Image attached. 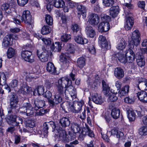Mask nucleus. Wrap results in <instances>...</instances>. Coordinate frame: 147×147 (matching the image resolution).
Segmentation results:
<instances>
[{
    "label": "nucleus",
    "mask_w": 147,
    "mask_h": 147,
    "mask_svg": "<svg viewBox=\"0 0 147 147\" xmlns=\"http://www.w3.org/2000/svg\"><path fill=\"white\" fill-rule=\"evenodd\" d=\"M92 100L96 104H101L103 102V100L101 96L97 93L93 95Z\"/></svg>",
    "instance_id": "nucleus-28"
},
{
    "label": "nucleus",
    "mask_w": 147,
    "mask_h": 147,
    "mask_svg": "<svg viewBox=\"0 0 147 147\" xmlns=\"http://www.w3.org/2000/svg\"><path fill=\"white\" fill-rule=\"evenodd\" d=\"M17 80H13L12 82L9 84V86H10L11 88H13L16 87L17 85Z\"/></svg>",
    "instance_id": "nucleus-63"
},
{
    "label": "nucleus",
    "mask_w": 147,
    "mask_h": 147,
    "mask_svg": "<svg viewBox=\"0 0 147 147\" xmlns=\"http://www.w3.org/2000/svg\"><path fill=\"white\" fill-rule=\"evenodd\" d=\"M45 91L44 87L42 86H39L36 87L33 91L35 96L41 95L43 94Z\"/></svg>",
    "instance_id": "nucleus-29"
},
{
    "label": "nucleus",
    "mask_w": 147,
    "mask_h": 147,
    "mask_svg": "<svg viewBox=\"0 0 147 147\" xmlns=\"http://www.w3.org/2000/svg\"><path fill=\"white\" fill-rule=\"evenodd\" d=\"M137 83L136 84V87L137 89H140L139 85L142 86V88L145 90H147V80L146 79L140 78L137 80Z\"/></svg>",
    "instance_id": "nucleus-18"
},
{
    "label": "nucleus",
    "mask_w": 147,
    "mask_h": 147,
    "mask_svg": "<svg viewBox=\"0 0 147 147\" xmlns=\"http://www.w3.org/2000/svg\"><path fill=\"white\" fill-rule=\"evenodd\" d=\"M9 124L13 126H19L20 128V123L22 124L23 122L22 119L19 117H17L16 115H11L9 117V121H8Z\"/></svg>",
    "instance_id": "nucleus-10"
},
{
    "label": "nucleus",
    "mask_w": 147,
    "mask_h": 147,
    "mask_svg": "<svg viewBox=\"0 0 147 147\" xmlns=\"http://www.w3.org/2000/svg\"><path fill=\"white\" fill-rule=\"evenodd\" d=\"M71 29L73 31V33L74 34H76L78 31H80L81 28L77 24H74L71 26Z\"/></svg>",
    "instance_id": "nucleus-47"
},
{
    "label": "nucleus",
    "mask_w": 147,
    "mask_h": 147,
    "mask_svg": "<svg viewBox=\"0 0 147 147\" xmlns=\"http://www.w3.org/2000/svg\"><path fill=\"white\" fill-rule=\"evenodd\" d=\"M129 86L128 85L125 86L118 92L119 96L121 97L125 95L129 92Z\"/></svg>",
    "instance_id": "nucleus-34"
},
{
    "label": "nucleus",
    "mask_w": 147,
    "mask_h": 147,
    "mask_svg": "<svg viewBox=\"0 0 147 147\" xmlns=\"http://www.w3.org/2000/svg\"><path fill=\"white\" fill-rule=\"evenodd\" d=\"M46 68L47 71L50 74L55 75L57 74L56 68L51 62H49L47 63Z\"/></svg>",
    "instance_id": "nucleus-19"
},
{
    "label": "nucleus",
    "mask_w": 147,
    "mask_h": 147,
    "mask_svg": "<svg viewBox=\"0 0 147 147\" xmlns=\"http://www.w3.org/2000/svg\"><path fill=\"white\" fill-rule=\"evenodd\" d=\"M45 105V101L43 100H38L34 102V109L36 110L42 107Z\"/></svg>",
    "instance_id": "nucleus-33"
},
{
    "label": "nucleus",
    "mask_w": 147,
    "mask_h": 147,
    "mask_svg": "<svg viewBox=\"0 0 147 147\" xmlns=\"http://www.w3.org/2000/svg\"><path fill=\"white\" fill-rule=\"evenodd\" d=\"M83 130L80 135V137L83 138L85 135H87L91 137H93L94 134L92 131L88 127H87L86 129Z\"/></svg>",
    "instance_id": "nucleus-20"
},
{
    "label": "nucleus",
    "mask_w": 147,
    "mask_h": 147,
    "mask_svg": "<svg viewBox=\"0 0 147 147\" xmlns=\"http://www.w3.org/2000/svg\"><path fill=\"white\" fill-rule=\"evenodd\" d=\"M117 57L121 62L125 63L127 62L125 55L121 53H119L117 55Z\"/></svg>",
    "instance_id": "nucleus-43"
},
{
    "label": "nucleus",
    "mask_w": 147,
    "mask_h": 147,
    "mask_svg": "<svg viewBox=\"0 0 147 147\" xmlns=\"http://www.w3.org/2000/svg\"><path fill=\"white\" fill-rule=\"evenodd\" d=\"M77 10L78 12V17L80 18V14H82V18L84 19L86 16V7L82 5H78L77 6Z\"/></svg>",
    "instance_id": "nucleus-16"
},
{
    "label": "nucleus",
    "mask_w": 147,
    "mask_h": 147,
    "mask_svg": "<svg viewBox=\"0 0 147 147\" xmlns=\"http://www.w3.org/2000/svg\"><path fill=\"white\" fill-rule=\"evenodd\" d=\"M78 66L80 68H82L85 65V59L83 57L79 58L77 61Z\"/></svg>",
    "instance_id": "nucleus-42"
},
{
    "label": "nucleus",
    "mask_w": 147,
    "mask_h": 147,
    "mask_svg": "<svg viewBox=\"0 0 147 147\" xmlns=\"http://www.w3.org/2000/svg\"><path fill=\"white\" fill-rule=\"evenodd\" d=\"M59 59L61 62L68 64L69 60L68 54L67 53H61L59 56Z\"/></svg>",
    "instance_id": "nucleus-32"
},
{
    "label": "nucleus",
    "mask_w": 147,
    "mask_h": 147,
    "mask_svg": "<svg viewBox=\"0 0 147 147\" xmlns=\"http://www.w3.org/2000/svg\"><path fill=\"white\" fill-rule=\"evenodd\" d=\"M102 85L103 91L104 94L105 96H108L109 93L111 92L110 88L109 86V84L104 80H102Z\"/></svg>",
    "instance_id": "nucleus-25"
},
{
    "label": "nucleus",
    "mask_w": 147,
    "mask_h": 147,
    "mask_svg": "<svg viewBox=\"0 0 147 147\" xmlns=\"http://www.w3.org/2000/svg\"><path fill=\"white\" fill-rule=\"evenodd\" d=\"M75 45L70 43L67 44L66 49L67 50L71 53H73L75 51Z\"/></svg>",
    "instance_id": "nucleus-49"
},
{
    "label": "nucleus",
    "mask_w": 147,
    "mask_h": 147,
    "mask_svg": "<svg viewBox=\"0 0 147 147\" xmlns=\"http://www.w3.org/2000/svg\"><path fill=\"white\" fill-rule=\"evenodd\" d=\"M60 123L62 126L64 127L68 126L70 124L69 119L65 117L62 118L60 121Z\"/></svg>",
    "instance_id": "nucleus-40"
},
{
    "label": "nucleus",
    "mask_w": 147,
    "mask_h": 147,
    "mask_svg": "<svg viewBox=\"0 0 147 147\" xmlns=\"http://www.w3.org/2000/svg\"><path fill=\"white\" fill-rule=\"evenodd\" d=\"M136 94L137 96L141 102H147V93L146 92L143 91H138Z\"/></svg>",
    "instance_id": "nucleus-17"
},
{
    "label": "nucleus",
    "mask_w": 147,
    "mask_h": 147,
    "mask_svg": "<svg viewBox=\"0 0 147 147\" xmlns=\"http://www.w3.org/2000/svg\"><path fill=\"white\" fill-rule=\"evenodd\" d=\"M28 0H17L18 4L20 6H23L27 4Z\"/></svg>",
    "instance_id": "nucleus-58"
},
{
    "label": "nucleus",
    "mask_w": 147,
    "mask_h": 147,
    "mask_svg": "<svg viewBox=\"0 0 147 147\" xmlns=\"http://www.w3.org/2000/svg\"><path fill=\"white\" fill-rule=\"evenodd\" d=\"M114 74L117 78L120 79L123 77L124 73L123 69L120 67H118L115 69Z\"/></svg>",
    "instance_id": "nucleus-22"
},
{
    "label": "nucleus",
    "mask_w": 147,
    "mask_h": 147,
    "mask_svg": "<svg viewBox=\"0 0 147 147\" xmlns=\"http://www.w3.org/2000/svg\"><path fill=\"white\" fill-rule=\"evenodd\" d=\"M98 43L102 47H106L108 44L105 37L102 35H100L98 38Z\"/></svg>",
    "instance_id": "nucleus-36"
},
{
    "label": "nucleus",
    "mask_w": 147,
    "mask_h": 147,
    "mask_svg": "<svg viewBox=\"0 0 147 147\" xmlns=\"http://www.w3.org/2000/svg\"><path fill=\"white\" fill-rule=\"evenodd\" d=\"M52 94L49 91H47L45 93L44 96L48 99L49 98L51 97Z\"/></svg>",
    "instance_id": "nucleus-64"
},
{
    "label": "nucleus",
    "mask_w": 147,
    "mask_h": 147,
    "mask_svg": "<svg viewBox=\"0 0 147 147\" xmlns=\"http://www.w3.org/2000/svg\"><path fill=\"white\" fill-rule=\"evenodd\" d=\"M45 20L47 23L49 25H51L53 24L52 17L49 15L46 14L45 16Z\"/></svg>",
    "instance_id": "nucleus-48"
},
{
    "label": "nucleus",
    "mask_w": 147,
    "mask_h": 147,
    "mask_svg": "<svg viewBox=\"0 0 147 147\" xmlns=\"http://www.w3.org/2000/svg\"><path fill=\"white\" fill-rule=\"evenodd\" d=\"M71 38V35L68 34H65L61 36V39L62 41L66 42L67 41Z\"/></svg>",
    "instance_id": "nucleus-50"
},
{
    "label": "nucleus",
    "mask_w": 147,
    "mask_h": 147,
    "mask_svg": "<svg viewBox=\"0 0 147 147\" xmlns=\"http://www.w3.org/2000/svg\"><path fill=\"white\" fill-rule=\"evenodd\" d=\"M37 54L39 60L41 62H45L48 61L49 54L48 51L45 49H42V50H38Z\"/></svg>",
    "instance_id": "nucleus-9"
},
{
    "label": "nucleus",
    "mask_w": 147,
    "mask_h": 147,
    "mask_svg": "<svg viewBox=\"0 0 147 147\" xmlns=\"http://www.w3.org/2000/svg\"><path fill=\"white\" fill-rule=\"evenodd\" d=\"M74 40L77 43L81 45L86 44L88 42V40L83 37L81 35L75 36L74 38Z\"/></svg>",
    "instance_id": "nucleus-24"
},
{
    "label": "nucleus",
    "mask_w": 147,
    "mask_h": 147,
    "mask_svg": "<svg viewBox=\"0 0 147 147\" xmlns=\"http://www.w3.org/2000/svg\"><path fill=\"white\" fill-rule=\"evenodd\" d=\"M84 104V102L83 100L77 102L73 105H70L68 107L69 110L73 113H79L81 110L82 107Z\"/></svg>",
    "instance_id": "nucleus-6"
},
{
    "label": "nucleus",
    "mask_w": 147,
    "mask_h": 147,
    "mask_svg": "<svg viewBox=\"0 0 147 147\" xmlns=\"http://www.w3.org/2000/svg\"><path fill=\"white\" fill-rule=\"evenodd\" d=\"M53 5L56 7L59 8L63 7L65 3L63 0H54Z\"/></svg>",
    "instance_id": "nucleus-39"
},
{
    "label": "nucleus",
    "mask_w": 147,
    "mask_h": 147,
    "mask_svg": "<svg viewBox=\"0 0 147 147\" xmlns=\"http://www.w3.org/2000/svg\"><path fill=\"white\" fill-rule=\"evenodd\" d=\"M18 99L16 96L13 95L10 100V105L11 108H16L18 105Z\"/></svg>",
    "instance_id": "nucleus-27"
},
{
    "label": "nucleus",
    "mask_w": 147,
    "mask_h": 147,
    "mask_svg": "<svg viewBox=\"0 0 147 147\" xmlns=\"http://www.w3.org/2000/svg\"><path fill=\"white\" fill-rule=\"evenodd\" d=\"M124 101L126 103H131L134 101L135 99L134 98H130L129 97H127L125 98Z\"/></svg>",
    "instance_id": "nucleus-61"
},
{
    "label": "nucleus",
    "mask_w": 147,
    "mask_h": 147,
    "mask_svg": "<svg viewBox=\"0 0 147 147\" xmlns=\"http://www.w3.org/2000/svg\"><path fill=\"white\" fill-rule=\"evenodd\" d=\"M35 124L34 120H28L26 121V125L27 127L32 128L34 126Z\"/></svg>",
    "instance_id": "nucleus-55"
},
{
    "label": "nucleus",
    "mask_w": 147,
    "mask_h": 147,
    "mask_svg": "<svg viewBox=\"0 0 147 147\" xmlns=\"http://www.w3.org/2000/svg\"><path fill=\"white\" fill-rule=\"evenodd\" d=\"M21 57L24 60L28 62L32 63L34 61V56L30 51H22Z\"/></svg>",
    "instance_id": "nucleus-12"
},
{
    "label": "nucleus",
    "mask_w": 147,
    "mask_h": 147,
    "mask_svg": "<svg viewBox=\"0 0 147 147\" xmlns=\"http://www.w3.org/2000/svg\"><path fill=\"white\" fill-rule=\"evenodd\" d=\"M18 37L14 35L9 34L6 35L3 38L2 46L4 48H6L10 46L12 44V40L13 39L16 40Z\"/></svg>",
    "instance_id": "nucleus-8"
},
{
    "label": "nucleus",
    "mask_w": 147,
    "mask_h": 147,
    "mask_svg": "<svg viewBox=\"0 0 147 147\" xmlns=\"http://www.w3.org/2000/svg\"><path fill=\"white\" fill-rule=\"evenodd\" d=\"M68 17L65 15L62 16L61 20L60 21V23L63 24H65L67 23L68 20Z\"/></svg>",
    "instance_id": "nucleus-57"
},
{
    "label": "nucleus",
    "mask_w": 147,
    "mask_h": 147,
    "mask_svg": "<svg viewBox=\"0 0 147 147\" xmlns=\"http://www.w3.org/2000/svg\"><path fill=\"white\" fill-rule=\"evenodd\" d=\"M87 18L89 23L93 26L97 25L99 22V18L96 14H89Z\"/></svg>",
    "instance_id": "nucleus-13"
},
{
    "label": "nucleus",
    "mask_w": 147,
    "mask_h": 147,
    "mask_svg": "<svg viewBox=\"0 0 147 147\" xmlns=\"http://www.w3.org/2000/svg\"><path fill=\"white\" fill-rule=\"evenodd\" d=\"M88 50L89 52L92 54L94 55L96 53V49L94 46V44L90 45L88 47Z\"/></svg>",
    "instance_id": "nucleus-54"
},
{
    "label": "nucleus",
    "mask_w": 147,
    "mask_h": 147,
    "mask_svg": "<svg viewBox=\"0 0 147 147\" xmlns=\"http://www.w3.org/2000/svg\"><path fill=\"white\" fill-rule=\"evenodd\" d=\"M138 7L144 9L145 6V3L144 1H139L138 3Z\"/></svg>",
    "instance_id": "nucleus-59"
},
{
    "label": "nucleus",
    "mask_w": 147,
    "mask_h": 147,
    "mask_svg": "<svg viewBox=\"0 0 147 147\" xmlns=\"http://www.w3.org/2000/svg\"><path fill=\"white\" fill-rule=\"evenodd\" d=\"M41 40L44 42L45 44L47 47H49L51 45V39L49 38H41Z\"/></svg>",
    "instance_id": "nucleus-53"
},
{
    "label": "nucleus",
    "mask_w": 147,
    "mask_h": 147,
    "mask_svg": "<svg viewBox=\"0 0 147 147\" xmlns=\"http://www.w3.org/2000/svg\"><path fill=\"white\" fill-rule=\"evenodd\" d=\"M127 0H125V1H126ZM131 1V0H129V3H125L123 4V5L127 7L128 9H132L133 7V5L130 4V3Z\"/></svg>",
    "instance_id": "nucleus-62"
},
{
    "label": "nucleus",
    "mask_w": 147,
    "mask_h": 147,
    "mask_svg": "<svg viewBox=\"0 0 147 147\" xmlns=\"http://www.w3.org/2000/svg\"><path fill=\"white\" fill-rule=\"evenodd\" d=\"M67 2L66 5L70 8H72L75 6V3L71 0H66Z\"/></svg>",
    "instance_id": "nucleus-56"
},
{
    "label": "nucleus",
    "mask_w": 147,
    "mask_h": 147,
    "mask_svg": "<svg viewBox=\"0 0 147 147\" xmlns=\"http://www.w3.org/2000/svg\"><path fill=\"white\" fill-rule=\"evenodd\" d=\"M86 110L84 109L83 111L80 115H79L78 116V117L80 118L82 120L85 119L86 118Z\"/></svg>",
    "instance_id": "nucleus-60"
},
{
    "label": "nucleus",
    "mask_w": 147,
    "mask_h": 147,
    "mask_svg": "<svg viewBox=\"0 0 147 147\" xmlns=\"http://www.w3.org/2000/svg\"><path fill=\"white\" fill-rule=\"evenodd\" d=\"M136 61L138 65L140 67L144 66L145 64V59L142 55H138L137 57Z\"/></svg>",
    "instance_id": "nucleus-37"
},
{
    "label": "nucleus",
    "mask_w": 147,
    "mask_h": 147,
    "mask_svg": "<svg viewBox=\"0 0 147 147\" xmlns=\"http://www.w3.org/2000/svg\"><path fill=\"white\" fill-rule=\"evenodd\" d=\"M119 11V8L118 6H113L110 9V14L113 17H115L118 14Z\"/></svg>",
    "instance_id": "nucleus-21"
},
{
    "label": "nucleus",
    "mask_w": 147,
    "mask_h": 147,
    "mask_svg": "<svg viewBox=\"0 0 147 147\" xmlns=\"http://www.w3.org/2000/svg\"><path fill=\"white\" fill-rule=\"evenodd\" d=\"M140 34L138 30H135L132 33L131 36V40L129 42V45L131 48H133L134 45L137 46L140 43Z\"/></svg>",
    "instance_id": "nucleus-3"
},
{
    "label": "nucleus",
    "mask_w": 147,
    "mask_h": 147,
    "mask_svg": "<svg viewBox=\"0 0 147 147\" xmlns=\"http://www.w3.org/2000/svg\"><path fill=\"white\" fill-rule=\"evenodd\" d=\"M101 19L102 22L99 25V31L102 32L108 31L110 29L109 22L111 20L110 17L105 14H103L101 16Z\"/></svg>",
    "instance_id": "nucleus-2"
},
{
    "label": "nucleus",
    "mask_w": 147,
    "mask_h": 147,
    "mask_svg": "<svg viewBox=\"0 0 147 147\" xmlns=\"http://www.w3.org/2000/svg\"><path fill=\"white\" fill-rule=\"evenodd\" d=\"M117 93V92L112 89H111V91L109 93L108 96H106L108 97V100L111 102H114L116 101L117 99V96H116Z\"/></svg>",
    "instance_id": "nucleus-26"
},
{
    "label": "nucleus",
    "mask_w": 147,
    "mask_h": 147,
    "mask_svg": "<svg viewBox=\"0 0 147 147\" xmlns=\"http://www.w3.org/2000/svg\"><path fill=\"white\" fill-rule=\"evenodd\" d=\"M61 45L60 42H55V44L53 43H52L50 47L51 50L53 51L55 50V51H59L61 49L62 47Z\"/></svg>",
    "instance_id": "nucleus-35"
},
{
    "label": "nucleus",
    "mask_w": 147,
    "mask_h": 147,
    "mask_svg": "<svg viewBox=\"0 0 147 147\" xmlns=\"http://www.w3.org/2000/svg\"><path fill=\"white\" fill-rule=\"evenodd\" d=\"M16 51L14 49L11 47H9L6 52L7 58L10 59L13 57L16 54Z\"/></svg>",
    "instance_id": "nucleus-38"
},
{
    "label": "nucleus",
    "mask_w": 147,
    "mask_h": 147,
    "mask_svg": "<svg viewBox=\"0 0 147 147\" xmlns=\"http://www.w3.org/2000/svg\"><path fill=\"white\" fill-rule=\"evenodd\" d=\"M120 114V110L116 108H113L111 112V115L112 117L114 119H118Z\"/></svg>",
    "instance_id": "nucleus-31"
},
{
    "label": "nucleus",
    "mask_w": 147,
    "mask_h": 147,
    "mask_svg": "<svg viewBox=\"0 0 147 147\" xmlns=\"http://www.w3.org/2000/svg\"><path fill=\"white\" fill-rule=\"evenodd\" d=\"M31 104L28 102L24 103L23 106L21 108L20 112L26 115L30 116L33 115L34 111Z\"/></svg>",
    "instance_id": "nucleus-7"
},
{
    "label": "nucleus",
    "mask_w": 147,
    "mask_h": 147,
    "mask_svg": "<svg viewBox=\"0 0 147 147\" xmlns=\"http://www.w3.org/2000/svg\"><path fill=\"white\" fill-rule=\"evenodd\" d=\"M32 90V89L31 87H28L26 85H24L21 87L19 92L23 94H26L31 93Z\"/></svg>",
    "instance_id": "nucleus-23"
},
{
    "label": "nucleus",
    "mask_w": 147,
    "mask_h": 147,
    "mask_svg": "<svg viewBox=\"0 0 147 147\" xmlns=\"http://www.w3.org/2000/svg\"><path fill=\"white\" fill-rule=\"evenodd\" d=\"M124 11L126 17L124 27L126 30H131L133 26L134 23V20L131 17V14L129 13V11H126L125 9H124Z\"/></svg>",
    "instance_id": "nucleus-4"
},
{
    "label": "nucleus",
    "mask_w": 147,
    "mask_h": 147,
    "mask_svg": "<svg viewBox=\"0 0 147 147\" xmlns=\"http://www.w3.org/2000/svg\"><path fill=\"white\" fill-rule=\"evenodd\" d=\"M51 31L50 28L48 26H43L41 30V33L43 35H46L49 34Z\"/></svg>",
    "instance_id": "nucleus-46"
},
{
    "label": "nucleus",
    "mask_w": 147,
    "mask_h": 147,
    "mask_svg": "<svg viewBox=\"0 0 147 147\" xmlns=\"http://www.w3.org/2000/svg\"><path fill=\"white\" fill-rule=\"evenodd\" d=\"M58 140L64 143L67 142L74 139L75 137H72L70 134L67 135L65 130H60L58 132Z\"/></svg>",
    "instance_id": "nucleus-5"
},
{
    "label": "nucleus",
    "mask_w": 147,
    "mask_h": 147,
    "mask_svg": "<svg viewBox=\"0 0 147 147\" xmlns=\"http://www.w3.org/2000/svg\"><path fill=\"white\" fill-rule=\"evenodd\" d=\"M57 93L54 96L53 99H50L49 100V102L50 106L52 107H53L55 104H58L61 102L62 100V96H63V95H61L57 91Z\"/></svg>",
    "instance_id": "nucleus-14"
},
{
    "label": "nucleus",
    "mask_w": 147,
    "mask_h": 147,
    "mask_svg": "<svg viewBox=\"0 0 147 147\" xmlns=\"http://www.w3.org/2000/svg\"><path fill=\"white\" fill-rule=\"evenodd\" d=\"M139 133L141 135H147V127H141L139 129Z\"/></svg>",
    "instance_id": "nucleus-51"
},
{
    "label": "nucleus",
    "mask_w": 147,
    "mask_h": 147,
    "mask_svg": "<svg viewBox=\"0 0 147 147\" xmlns=\"http://www.w3.org/2000/svg\"><path fill=\"white\" fill-rule=\"evenodd\" d=\"M126 43L124 39H120L117 44L116 48L119 50H122L126 46Z\"/></svg>",
    "instance_id": "nucleus-41"
},
{
    "label": "nucleus",
    "mask_w": 147,
    "mask_h": 147,
    "mask_svg": "<svg viewBox=\"0 0 147 147\" xmlns=\"http://www.w3.org/2000/svg\"><path fill=\"white\" fill-rule=\"evenodd\" d=\"M114 2V0H103V3L104 5L107 7L111 6Z\"/></svg>",
    "instance_id": "nucleus-52"
},
{
    "label": "nucleus",
    "mask_w": 147,
    "mask_h": 147,
    "mask_svg": "<svg viewBox=\"0 0 147 147\" xmlns=\"http://www.w3.org/2000/svg\"><path fill=\"white\" fill-rule=\"evenodd\" d=\"M136 115L134 111L129 110L128 112V117L130 121H134L136 118Z\"/></svg>",
    "instance_id": "nucleus-45"
},
{
    "label": "nucleus",
    "mask_w": 147,
    "mask_h": 147,
    "mask_svg": "<svg viewBox=\"0 0 147 147\" xmlns=\"http://www.w3.org/2000/svg\"><path fill=\"white\" fill-rule=\"evenodd\" d=\"M21 20L27 25H31L32 21L31 20V16L30 12L28 10H24L22 13Z\"/></svg>",
    "instance_id": "nucleus-11"
},
{
    "label": "nucleus",
    "mask_w": 147,
    "mask_h": 147,
    "mask_svg": "<svg viewBox=\"0 0 147 147\" xmlns=\"http://www.w3.org/2000/svg\"><path fill=\"white\" fill-rule=\"evenodd\" d=\"M85 32L87 35L91 38L93 37L95 34L92 27L89 26H87L86 27Z\"/></svg>",
    "instance_id": "nucleus-30"
},
{
    "label": "nucleus",
    "mask_w": 147,
    "mask_h": 147,
    "mask_svg": "<svg viewBox=\"0 0 147 147\" xmlns=\"http://www.w3.org/2000/svg\"><path fill=\"white\" fill-rule=\"evenodd\" d=\"M71 84V81L66 77L61 78L55 83L57 91L61 95L64 93L66 97L70 96L73 99L76 98L77 94L76 89Z\"/></svg>",
    "instance_id": "nucleus-1"
},
{
    "label": "nucleus",
    "mask_w": 147,
    "mask_h": 147,
    "mask_svg": "<svg viewBox=\"0 0 147 147\" xmlns=\"http://www.w3.org/2000/svg\"><path fill=\"white\" fill-rule=\"evenodd\" d=\"M71 129L75 133H78L80 130V125L76 123H74L71 124Z\"/></svg>",
    "instance_id": "nucleus-44"
},
{
    "label": "nucleus",
    "mask_w": 147,
    "mask_h": 147,
    "mask_svg": "<svg viewBox=\"0 0 147 147\" xmlns=\"http://www.w3.org/2000/svg\"><path fill=\"white\" fill-rule=\"evenodd\" d=\"M130 48L126 51L125 55L126 58L127 62L132 63L135 59V54L131 49V46L129 45Z\"/></svg>",
    "instance_id": "nucleus-15"
}]
</instances>
